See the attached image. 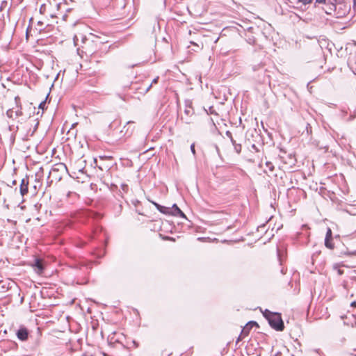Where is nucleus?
Returning <instances> with one entry per match:
<instances>
[{
	"instance_id": "1",
	"label": "nucleus",
	"mask_w": 356,
	"mask_h": 356,
	"mask_svg": "<svg viewBox=\"0 0 356 356\" xmlns=\"http://www.w3.org/2000/svg\"><path fill=\"white\" fill-rule=\"evenodd\" d=\"M268 321L270 325L277 331H282L284 328L283 321L278 313L270 315Z\"/></svg>"
},
{
	"instance_id": "2",
	"label": "nucleus",
	"mask_w": 356,
	"mask_h": 356,
	"mask_svg": "<svg viewBox=\"0 0 356 356\" xmlns=\"http://www.w3.org/2000/svg\"><path fill=\"white\" fill-rule=\"evenodd\" d=\"M29 178L26 177L23 178L20 183L19 191L22 196H24L29 192Z\"/></svg>"
},
{
	"instance_id": "3",
	"label": "nucleus",
	"mask_w": 356,
	"mask_h": 356,
	"mask_svg": "<svg viewBox=\"0 0 356 356\" xmlns=\"http://www.w3.org/2000/svg\"><path fill=\"white\" fill-rule=\"evenodd\" d=\"M15 102L16 104V110L15 111V118H18L19 116L22 115V106L20 103V98L18 96H16L15 97Z\"/></svg>"
},
{
	"instance_id": "4",
	"label": "nucleus",
	"mask_w": 356,
	"mask_h": 356,
	"mask_svg": "<svg viewBox=\"0 0 356 356\" xmlns=\"http://www.w3.org/2000/svg\"><path fill=\"white\" fill-rule=\"evenodd\" d=\"M33 266L34 268L35 271L38 274L42 273L44 270L42 261L40 259H36L35 260L34 264H33Z\"/></svg>"
},
{
	"instance_id": "5",
	"label": "nucleus",
	"mask_w": 356,
	"mask_h": 356,
	"mask_svg": "<svg viewBox=\"0 0 356 356\" xmlns=\"http://www.w3.org/2000/svg\"><path fill=\"white\" fill-rule=\"evenodd\" d=\"M28 330L25 327H21L17 332V336L19 339L25 341L28 339Z\"/></svg>"
},
{
	"instance_id": "6",
	"label": "nucleus",
	"mask_w": 356,
	"mask_h": 356,
	"mask_svg": "<svg viewBox=\"0 0 356 356\" xmlns=\"http://www.w3.org/2000/svg\"><path fill=\"white\" fill-rule=\"evenodd\" d=\"M170 213H172L175 216H179L182 218H186L185 214L181 211V210L175 204H173L172 208H170Z\"/></svg>"
},
{
	"instance_id": "7",
	"label": "nucleus",
	"mask_w": 356,
	"mask_h": 356,
	"mask_svg": "<svg viewBox=\"0 0 356 356\" xmlns=\"http://www.w3.org/2000/svg\"><path fill=\"white\" fill-rule=\"evenodd\" d=\"M184 113L186 114V115H187V117H191L194 113L193 108L191 106V102L190 101L186 102V108L184 110Z\"/></svg>"
},
{
	"instance_id": "8",
	"label": "nucleus",
	"mask_w": 356,
	"mask_h": 356,
	"mask_svg": "<svg viewBox=\"0 0 356 356\" xmlns=\"http://www.w3.org/2000/svg\"><path fill=\"white\" fill-rule=\"evenodd\" d=\"M152 204L155 206V207L161 213H170V208L169 207H163V206H161L160 204H159L158 203H156L154 202H152Z\"/></svg>"
},
{
	"instance_id": "9",
	"label": "nucleus",
	"mask_w": 356,
	"mask_h": 356,
	"mask_svg": "<svg viewBox=\"0 0 356 356\" xmlns=\"http://www.w3.org/2000/svg\"><path fill=\"white\" fill-rule=\"evenodd\" d=\"M250 325H257V323L254 321H250V322L246 324V325L242 330L241 335H240L238 341L240 339V337H241L242 336L244 337V336L248 334V333H249L248 326H250Z\"/></svg>"
},
{
	"instance_id": "10",
	"label": "nucleus",
	"mask_w": 356,
	"mask_h": 356,
	"mask_svg": "<svg viewBox=\"0 0 356 356\" xmlns=\"http://www.w3.org/2000/svg\"><path fill=\"white\" fill-rule=\"evenodd\" d=\"M232 143L234 147V150L235 152L237 153V154H239L241 153V149H242V147H241V145L239 144V143H237L236 141L235 140H234V138H232Z\"/></svg>"
},
{
	"instance_id": "11",
	"label": "nucleus",
	"mask_w": 356,
	"mask_h": 356,
	"mask_svg": "<svg viewBox=\"0 0 356 356\" xmlns=\"http://www.w3.org/2000/svg\"><path fill=\"white\" fill-rule=\"evenodd\" d=\"M66 169H67V168H66L65 165H64L63 163H59V164L56 165L51 169V173L56 172V171H58L60 170H66Z\"/></svg>"
},
{
	"instance_id": "12",
	"label": "nucleus",
	"mask_w": 356,
	"mask_h": 356,
	"mask_svg": "<svg viewBox=\"0 0 356 356\" xmlns=\"http://www.w3.org/2000/svg\"><path fill=\"white\" fill-rule=\"evenodd\" d=\"M14 108H10V109H8L6 112V115L8 116V118H16L15 116V111H14Z\"/></svg>"
},
{
	"instance_id": "13",
	"label": "nucleus",
	"mask_w": 356,
	"mask_h": 356,
	"mask_svg": "<svg viewBox=\"0 0 356 356\" xmlns=\"http://www.w3.org/2000/svg\"><path fill=\"white\" fill-rule=\"evenodd\" d=\"M332 240L325 239V245L329 249L334 248V243L332 242Z\"/></svg>"
},
{
	"instance_id": "14",
	"label": "nucleus",
	"mask_w": 356,
	"mask_h": 356,
	"mask_svg": "<svg viewBox=\"0 0 356 356\" xmlns=\"http://www.w3.org/2000/svg\"><path fill=\"white\" fill-rule=\"evenodd\" d=\"M275 313L271 312L270 311L266 309L265 312L263 313L264 317L268 320L269 317H270V315H273Z\"/></svg>"
},
{
	"instance_id": "15",
	"label": "nucleus",
	"mask_w": 356,
	"mask_h": 356,
	"mask_svg": "<svg viewBox=\"0 0 356 356\" xmlns=\"http://www.w3.org/2000/svg\"><path fill=\"white\" fill-rule=\"evenodd\" d=\"M325 239L332 240V230H331L330 228H327Z\"/></svg>"
},
{
	"instance_id": "16",
	"label": "nucleus",
	"mask_w": 356,
	"mask_h": 356,
	"mask_svg": "<svg viewBox=\"0 0 356 356\" xmlns=\"http://www.w3.org/2000/svg\"><path fill=\"white\" fill-rule=\"evenodd\" d=\"M91 36L92 37V38L90 40L92 42H98L97 40L98 39H101V36L100 35H94L92 33L90 34Z\"/></svg>"
},
{
	"instance_id": "17",
	"label": "nucleus",
	"mask_w": 356,
	"mask_h": 356,
	"mask_svg": "<svg viewBox=\"0 0 356 356\" xmlns=\"http://www.w3.org/2000/svg\"><path fill=\"white\" fill-rule=\"evenodd\" d=\"M265 165L270 172H272L274 170V165L271 162L267 161Z\"/></svg>"
},
{
	"instance_id": "18",
	"label": "nucleus",
	"mask_w": 356,
	"mask_h": 356,
	"mask_svg": "<svg viewBox=\"0 0 356 356\" xmlns=\"http://www.w3.org/2000/svg\"><path fill=\"white\" fill-rule=\"evenodd\" d=\"M83 42L85 44L86 47H83L88 50V46L89 44V39L88 38H82Z\"/></svg>"
},
{
	"instance_id": "19",
	"label": "nucleus",
	"mask_w": 356,
	"mask_h": 356,
	"mask_svg": "<svg viewBox=\"0 0 356 356\" xmlns=\"http://www.w3.org/2000/svg\"><path fill=\"white\" fill-rule=\"evenodd\" d=\"M312 1V0H298V2L302 3L304 5L310 3Z\"/></svg>"
},
{
	"instance_id": "20",
	"label": "nucleus",
	"mask_w": 356,
	"mask_h": 356,
	"mask_svg": "<svg viewBox=\"0 0 356 356\" xmlns=\"http://www.w3.org/2000/svg\"><path fill=\"white\" fill-rule=\"evenodd\" d=\"M356 116V111L355 110L350 115V118L348 119V120H353Z\"/></svg>"
},
{
	"instance_id": "21",
	"label": "nucleus",
	"mask_w": 356,
	"mask_h": 356,
	"mask_svg": "<svg viewBox=\"0 0 356 356\" xmlns=\"http://www.w3.org/2000/svg\"><path fill=\"white\" fill-rule=\"evenodd\" d=\"M181 120L186 124L191 123V120L188 119V118L181 117Z\"/></svg>"
},
{
	"instance_id": "22",
	"label": "nucleus",
	"mask_w": 356,
	"mask_h": 356,
	"mask_svg": "<svg viewBox=\"0 0 356 356\" xmlns=\"http://www.w3.org/2000/svg\"><path fill=\"white\" fill-rule=\"evenodd\" d=\"M46 104V102L45 101H43L42 102L40 105H39V108L44 110V106Z\"/></svg>"
},
{
	"instance_id": "23",
	"label": "nucleus",
	"mask_w": 356,
	"mask_h": 356,
	"mask_svg": "<svg viewBox=\"0 0 356 356\" xmlns=\"http://www.w3.org/2000/svg\"><path fill=\"white\" fill-rule=\"evenodd\" d=\"M191 150L192 153L195 155V144L194 143H193L191 145Z\"/></svg>"
},
{
	"instance_id": "24",
	"label": "nucleus",
	"mask_w": 356,
	"mask_h": 356,
	"mask_svg": "<svg viewBox=\"0 0 356 356\" xmlns=\"http://www.w3.org/2000/svg\"><path fill=\"white\" fill-rule=\"evenodd\" d=\"M226 135H227V136L230 138V140H232V138H232V133H231L230 131H227L226 132Z\"/></svg>"
},
{
	"instance_id": "25",
	"label": "nucleus",
	"mask_w": 356,
	"mask_h": 356,
	"mask_svg": "<svg viewBox=\"0 0 356 356\" xmlns=\"http://www.w3.org/2000/svg\"><path fill=\"white\" fill-rule=\"evenodd\" d=\"M345 356H356V355L351 353H347Z\"/></svg>"
},
{
	"instance_id": "26",
	"label": "nucleus",
	"mask_w": 356,
	"mask_h": 356,
	"mask_svg": "<svg viewBox=\"0 0 356 356\" xmlns=\"http://www.w3.org/2000/svg\"><path fill=\"white\" fill-rule=\"evenodd\" d=\"M316 1L317 3H325V0H316Z\"/></svg>"
},
{
	"instance_id": "27",
	"label": "nucleus",
	"mask_w": 356,
	"mask_h": 356,
	"mask_svg": "<svg viewBox=\"0 0 356 356\" xmlns=\"http://www.w3.org/2000/svg\"><path fill=\"white\" fill-rule=\"evenodd\" d=\"M352 307H356V301H354L351 303Z\"/></svg>"
},
{
	"instance_id": "28",
	"label": "nucleus",
	"mask_w": 356,
	"mask_h": 356,
	"mask_svg": "<svg viewBox=\"0 0 356 356\" xmlns=\"http://www.w3.org/2000/svg\"><path fill=\"white\" fill-rule=\"evenodd\" d=\"M158 79H159L158 77H157V78H156V79H154L153 80V81H152V83H156L157 82V81H158Z\"/></svg>"
},
{
	"instance_id": "29",
	"label": "nucleus",
	"mask_w": 356,
	"mask_h": 356,
	"mask_svg": "<svg viewBox=\"0 0 356 356\" xmlns=\"http://www.w3.org/2000/svg\"><path fill=\"white\" fill-rule=\"evenodd\" d=\"M74 40H79L78 35H75Z\"/></svg>"
},
{
	"instance_id": "30",
	"label": "nucleus",
	"mask_w": 356,
	"mask_h": 356,
	"mask_svg": "<svg viewBox=\"0 0 356 356\" xmlns=\"http://www.w3.org/2000/svg\"><path fill=\"white\" fill-rule=\"evenodd\" d=\"M216 151H217L218 152H219V149H218V146H216Z\"/></svg>"
},
{
	"instance_id": "31",
	"label": "nucleus",
	"mask_w": 356,
	"mask_h": 356,
	"mask_svg": "<svg viewBox=\"0 0 356 356\" xmlns=\"http://www.w3.org/2000/svg\"><path fill=\"white\" fill-rule=\"evenodd\" d=\"M254 325H250V326H248V330H250V329Z\"/></svg>"
},
{
	"instance_id": "32",
	"label": "nucleus",
	"mask_w": 356,
	"mask_h": 356,
	"mask_svg": "<svg viewBox=\"0 0 356 356\" xmlns=\"http://www.w3.org/2000/svg\"><path fill=\"white\" fill-rule=\"evenodd\" d=\"M94 51V49L89 50V53H92Z\"/></svg>"
},
{
	"instance_id": "33",
	"label": "nucleus",
	"mask_w": 356,
	"mask_h": 356,
	"mask_svg": "<svg viewBox=\"0 0 356 356\" xmlns=\"http://www.w3.org/2000/svg\"><path fill=\"white\" fill-rule=\"evenodd\" d=\"M13 185H15V184H16V181H15V180H14V181H13Z\"/></svg>"
},
{
	"instance_id": "34",
	"label": "nucleus",
	"mask_w": 356,
	"mask_h": 356,
	"mask_svg": "<svg viewBox=\"0 0 356 356\" xmlns=\"http://www.w3.org/2000/svg\"><path fill=\"white\" fill-rule=\"evenodd\" d=\"M342 112H343L344 114H347V112H346V111H342Z\"/></svg>"
},
{
	"instance_id": "35",
	"label": "nucleus",
	"mask_w": 356,
	"mask_h": 356,
	"mask_svg": "<svg viewBox=\"0 0 356 356\" xmlns=\"http://www.w3.org/2000/svg\"><path fill=\"white\" fill-rule=\"evenodd\" d=\"M99 42V43H103V42H104V41H102V40H100Z\"/></svg>"
},
{
	"instance_id": "36",
	"label": "nucleus",
	"mask_w": 356,
	"mask_h": 356,
	"mask_svg": "<svg viewBox=\"0 0 356 356\" xmlns=\"http://www.w3.org/2000/svg\"><path fill=\"white\" fill-rule=\"evenodd\" d=\"M42 23L41 22H38V24H42Z\"/></svg>"
}]
</instances>
